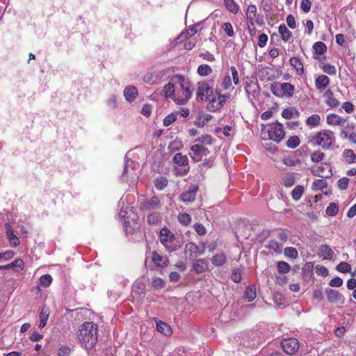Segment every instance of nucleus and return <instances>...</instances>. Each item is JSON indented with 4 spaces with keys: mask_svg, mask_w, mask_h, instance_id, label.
Instances as JSON below:
<instances>
[{
    "mask_svg": "<svg viewBox=\"0 0 356 356\" xmlns=\"http://www.w3.org/2000/svg\"><path fill=\"white\" fill-rule=\"evenodd\" d=\"M171 81L175 83L176 89L174 96V102L178 105L186 104L193 94V87L191 81L184 75H175Z\"/></svg>",
    "mask_w": 356,
    "mask_h": 356,
    "instance_id": "obj_1",
    "label": "nucleus"
},
{
    "mask_svg": "<svg viewBox=\"0 0 356 356\" xmlns=\"http://www.w3.org/2000/svg\"><path fill=\"white\" fill-rule=\"evenodd\" d=\"M97 337L98 328L94 323L85 322L80 326L77 337L85 348H92L97 343Z\"/></svg>",
    "mask_w": 356,
    "mask_h": 356,
    "instance_id": "obj_2",
    "label": "nucleus"
},
{
    "mask_svg": "<svg viewBox=\"0 0 356 356\" xmlns=\"http://www.w3.org/2000/svg\"><path fill=\"white\" fill-rule=\"evenodd\" d=\"M160 241L168 252H174L181 247V240L176 237L168 229L162 228L160 230Z\"/></svg>",
    "mask_w": 356,
    "mask_h": 356,
    "instance_id": "obj_3",
    "label": "nucleus"
},
{
    "mask_svg": "<svg viewBox=\"0 0 356 356\" xmlns=\"http://www.w3.org/2000/svg\"><path fill=\"white\" fill-rule=\"evenodd\" d=\"M312 142L324 149H330L335 142L334 134L330 130H321L313 137Z\"/></svg>",
    "mask_w": 356,
    "mask_h": 356,
    "instance_id": "obj_4",
    "label": "nucleus"
},
{
    "mask_svg": "<svg viewBox=\"0 0 356 356\" xmlns=\"http://www.w3.org/2000/svg\"><path fill=\"white\" fill-rule=\"evenodd\" d=\"M139 163L131 159H126L122 179L127 182L134 183L138 179V170Z\"/></svg>",
    "mask_w": 356,
    "mask_h": 356,
    "instance_id": "obj_5",
    "label": "nucleus"
},
{
    "mask_svg": "<svg viewBox=\"0 0 356 356\" xmlns=\"http://www.w3.org/2000/svg\"><path fill=\"white\" fill-rule=\"evenodd\" d=\"M267 131L269 138L277 143L281 142L285 137L284 127L280 122H274L268 125Z\"/></svg>",
    "mask_w": 356,
    "mask_h": 356,
    "instance_id": "obj_6",
    "label": "nucleus"
},
{
    "mask_svg": "<svg viewBox=\"0 0 356 356\" xmlns=\"http://www.w3.org/2000/svg\"><path fill=\"white\" fill-rule=\"evenodd\" d=\"M294 92V86L289 83H282L272 86V92L277 97H291Z\"/></svg>",
    "mask_w": 356,
    "mask_h": 356,
    "instance_id": "obj_7",
    "label": "nucleus"
},
{
    "mask_svg": "<svg viewBox=\"0 0 356 356\" xmlns=\"http://www.w3.org/2000/svg\"><path fill=\"white\" fill-rule=\"evenodd\" d=\"M246 18L248 23H250V26L254 25L255 24L261 26L264 23L263 16L257 13V7L252 4L248 6L247 8Z\"/></svg>",
    "mask_w": 356,
    "mask_h": 356,
    "instance_id": "obj_8",
    "label": "nucleus"
},
{
    "mask_svg": "<svg viewBox=\"0 0 356 356\" xmlns=\"http://www.w3.org/2000/svg\"><path fill=\"white\" fill-rule=\"evenodd\" d=\"M161 207V200L157 196H153L149 199H145L140 204V209L144 211L158 210Z\"/></svg>",
    "mask_w": 356,
    "mask_h": 356,
    "instance_id": "obj_9",
    "label": "nucleus"
},
{
    "mask_svg": "<svg viewBox=\"0 0 356 356\" xmlns=\"http://www.w3.org/2000/svg\"><path fill=\"white\" fill-rule=\"evenodd\" d=\"M209 154V149L202 145H193L191 147V152L189 153L191 157L196 162L202 160L204 156Z\"/></svg>",
    "mask_w": 356,
    "mask_h": 356,
    "instance_id": "obj_10",
    "label": "nucleus"
},
{
    "mask_svg": "<svg viewBox=\"0 0 356 356\" xmlns=\"http://www.w3.org/2000/svg\"><path fill=\"white\" fill-rule=\"evenodd\" d=\"M283 350L288 355H293L298 350L299 343L295 338L284 339L281 342Z\"/></svg>",
    "mask_w": 356,
    "mask_h": 356,
    "instance_id": "obj_11",
    "label": "nucleus"
},
{
    "mask_svg": "<svg viewBox=\"0 0 356 356\" xmlns=\"http://www.w3.org/2000/svg\"><path fill=\"white\" fill-rule=\"evenodd\" d=\"M327 300L332 304L343 305L345 302L343 295L339 291L331 288H326L325 291Z\"/></svg>",
    "mask_w": 356,
    "mask_h": 356,
    "instance_id": "obj_12",
    "label": "nucleus"
},
{
    "mask_svg": "<svg viewBox=\"0 0 356 356\" xmlns=\"http://www.w3.org/2000/svg\"><path fill=\"white\" fill-rule=\"evenodd\" d=\"M213 89L206 82H199L196 92L197 98L201 100H207L212 95Z\"/></svg>",
    "mask_w": 356,
    "mask_h": 356,
    "instance_id": "obj_13",
    "label": "nucleus"
},
{
    "mask_svg": "<svg viewBox=\"0 0 356 356\" xmlns=\"http://www.w3.org/2000/svg\"><path fill=\"white\" fill-rule=\"evenodd\" d=\"M312 172L314 175L322 178L328 179L332 176V168L328 163H322L321 165L318 166L317 169H314Z\"/></svg>",
    "mask_w": 356,
    "mask_h": 356,
    "instance_id": "obj_14",
    "label": "nucleus"
},
{
    "mask_svg": "<svg viewBox=\"0 0 356 356\" xmlns=\"http://www.w3.org/2000/svg\"><path fill=\"white\" fill-rule=\"evenodd\" d=\"M198 187L196 186H191L189 188L182 193L180 195V199L181 201L184 202H191L195 200L196 197V193L197 191Z\"/></svg>",
    "mask_w": 356,
    "mask_h": 356,
    "instance_id": "obj_15",
    "label": "nucleus"
},
{
    "mask_svg": "<svg viewBox=\"0 0 356 356\" xmlns=\"http://www.w3.org/2000/svg\"><path fill=\"white\" fill-rule=\"evenodd\" d=\"M330 79L326 75H318L315 79L316 88L319 92H323L330 84Z\"/></svg>",
    "mask_w": 356,
    "mask_h": 356,
    "instance_id": "obj_16",
    "label": "nucleus"
},
{
    "mask_svg": "<svg viewBox=\"0 0 356 356\" xmlns=\"http://www.w3.org/2000/svg\"><path fill=\"white\" fill-rule=\"evenodd\" d=\"M145 284L140 280H136L132 286V293L134 296H138L139 298H144L145 295Z\"/></svg>",
    "mask_w": 356,
    "mask_h": 356,
    "instance_id": "obj_17",
    "label": "nucleus"
},
{
    "mask_svg": "<svg viewBox=\"0 0 356 356\" xmlns=\"http://www.w3.org/2000/svg\"><path fill=\"white\" fill-rule=\"evenodd\" d=\"M175 89L176 84L172 81L164 86L161 93L165 99H172L174 101Z\"/></svg>",
    "mask_w": 356,
    "mask_h": 356,
    "instance_id": "obj_18",
    "label": "nucleus"
},
{
    "mask_svg": "<svg viewBox=\"0 0 356 356\" xmlns=\"http://www.w3.org/2000/svg\"><path fill=\"white\" fill-rule=\"evenodd\" d=\"M23 260L21 259H17L8 264L0 266V270L13 269L14 271L19 272L23 270Z\"/></svg>",
    "mask_w": 356,
    "mask_h": 356,
    "instance_id": "obj_19",
    "label": "nucleus"
},
{
    "mask_svg": "<svg viewBox=\"0 0 356 356\" xmlns=\"http://www.w3.org/2000/svg\"><path fill=\"white\" fill-rule=\"evenodd\" d=\"M161 72L154 71L150 73H147L145 75L143 80L145 83L149 84H154L159 82L162 78Z\"/></svg>",
    "mask_w": 356,
    "mask_h": 356,
    "instance_id": "obj_20",
    "label": "nucleus"
},
{
    "mask_svg": "<svg viewBox=\"0 0 356 356\" xmlns=\"http://www.w3.org/2000/svg\"><path fill=\"white\" fill-rule=\"evenodd\" d=\"M137 88L134 86H128L124 90V96L129 102H133L138 96Z\"/></svg>",
    "mask_w": 356,
    "mask_h": 356,
    "instance_id": "obj_21",
    "label": "nucleus"
},
{
    "mask_svg": "<svg viewBox=\"0 0 356 356\" xmlns=\"http://www.w3.org/2000/svg\"><path fill=\"white\" fill-rule=\"evenodd\" d=\"M346 120L337 114H329L327 115V123L334 126H343Z\"/></svg>",
    "mask_w": 356,
    "mask_h": 356,
    "instance_id": "obj_22",
    "label": "nucleus"
},
{
    "mask_svg": "<svg viewBox=\"0 0 356 356\" xmlns=\"http://www.w3.org/2000/svg\"><path fill=\"white\" fill-rule=\"evenodd\" d=\"M186 252H189L191 256L197 257L203 254L204 249V248H200L194 243H188L185 246Z\"/></svg>",
    "mask_w": 356,
    "mask_h": 356,
    "instance_id": "obj_23",
    "label": "nucleus"
},
{
    "mask_svg": "<svg viewBox=\"0 0 356 356\" xmlns=\"http://www.w3.org/2000/svg\"><path fill=\"white\" fill-rule=\"evenodd\" d=\"M325 97V103L330 107L335 108L339 106V102L334 98L333 92L328 89L327 90L323 95Z\"/></svg>",
    "mask_w": 356,
    "mask_h": 356,
    "instance_id": "obj_24",
    "label": "nucleus"
},
{
    "mask_svg": "<svg viewBox=\"0 0 356 356\" xmlns=\"http://www.w3.org/2000/svg\"><path fill=\"white\" fill-rule=\"evenodd\" d=\"M291 66L296 70L298 75L304 73L303 63L299 57H293L290 59Z\"/></svg>",
    "mask_w": 356,
    "mask_h": 356,
    "instance_id": "obj_25",
    "label": "nucleus"
},
{
    "mask_svg": "<svg viewBox=\"0 0 356 356\" xmlns=\"http://www.w3.org/2000/svg\"><path fill=\"white\" fill-rule=\"evenodd\" d=\"M152 261L159 267H163L167 265V258L158 254L155 251L152 253Z\"/></svg>",
    "mask_w": 356,
    "mask_h": 356,
    "instance_id": "obj_26",
    "label": "nucleus"
},
{
    "mask_svg": "<svg viewBox=\"0 0 356 356\" xmlns=\"http://www.w3.org/2000/svg\"><path fill=\"white\" fill-rule=\"evenodd\" d=\"M156 330L165 336H170L172 333L171 327L166 323L161 321L156 322Z\"/></svg>",
    "mask_w": 356,
    "mask_h": 356,
    "instance_id": "obj_27",
    "label": "nucleus"
},
{
    "mask_svg": "<svg viewBox=\"0 0 356 356\" xmlns=\"http://www.w3.org/2000/svg\"><path fill=\"white\" fill-rule=\"evenodd\" d=\"M259 85L257 82L251 81L247 83L245 86V91L248 95H251L255 97L259 93Z\"/></svg>",
    "mask_w": 356,
    "mask_h": 356,
    "instance_id": "obj_28",
    "label": "nucleus"
},
{
    "mask_svg": "<svg viewBox=\"0 0 356 356\" xmlns=\"http://www.w3.org/2000/svg\"><path fill=\"white\" fill-rule=\"evenodd\" d=\"M207 261L202 259L196 260L193 264V269L196 273H203L207 270Z\"/></svg>",
    "mask_w": 356,
    "mask_h": 356,
    "instance_id": "obj_29",
    "label": "nucleus"
},
{
    "mask_svg": "<svg viewBox=\"0 0 356 356\" xmlns=\"http://www.w3.org/2000/svg\"><path fill=\"white\" fill-rule=\"evenodd\" d=\"M211 118L212 115L210 114L199 115L196 120L194 122V124L197 127L202 128L211 120Z\"/></svg>",
    "mask_w": 356,
    "mask_h": 356,
    "instance_id": "obj_30",
    "label": "nucleus"
},
{
    "mask_svg": "<svg viewBox=\"0 0 356 356\" xmlns=\"http://www.w3.org/2000/svg\"><path fill=\"white\" fill-rule=\"evenodd\" d=\"M49 309L48 307H44L40 312V323L39 327L43 328L46 325L49 316Z\"/></svg>",
    "mask_w": 356,
    "mask_h": 356,
    "instance_id": "obj_31",
    "label": "nucleus"
},
{
    "mask_svg": "<svg viewBox=\"0 0 356 356\" xmlns=\"http://www.w3.org/2000/svg\"><path fill=\"white\" fill-rule=\"evenodd\" d=\"M279 33L281 35L282 39L284 42H288L292 37L291 32L286 28L285 24H282L279 26Z\"/></svg>",
    "mask_w": 356,
    "mask_h": 356,
    "instance_id": "obj_32",
    "label": "nucleus"
},
{
    "mask_svg": "<svg viewBox=\"0 0 356 356\" xmlns=\"http://www.w3.org/2000/svg\"><path fill=\"white\" fill-rule=\"evenodd\" d=\"M256 289L254 286H248L246 287L243 298L248 302H252L256 298Z\"/></svg>",
    "mask_w": 356,
    "mask_h": 356,
    "instance_id": "obj_33",
    "label": "nucleus"
},
{
    "mask_svg": "<svg viewBox=\"0 0 356 356\" xmlns=\"http://www.w3.org/2000/svg\"><path fill=\"white\" fill-rule=\"evenodd\" d=\"M173 162L179 166H185L188 165V160L186 155L177 153L173 157Z\"/></svg>",
    "mask_w": 356,
    "mask_h": 356,
    "instance_id": "obj_34",
    "label": "nucleus"
},
{
    "mask_svg": "<svg viewBox=\"0 0 356 356\" xmlns=\"http://www.w3.org/2000/svg\"><path fill=\"white\" fill-rule=\"evenodd\" d=\"M327 183L325 179H316L312 184V189L315 191L323 192V190L327 188Z\"/></svg>",
    "mask_w": 356,
    "mask_h": 356,
    "instance_id": "obj_35",
    "label": "nucleus"
},
{
    "mask_svg": "<svg viewBox=\"0 0 356 356\" xmlns=\"http://www.w3.org/2000/svg\"><path fill=\"white\" fill-rule=\"evenodd\" d=\"M198 25H195L189 28L186 31L183 32L181 34H180L179 36L178 37V39H189L198 31Z\"/></svg>",
    "mask_w": 356,
    "mask_h": 356,
    "instance_id": "obj_36",
    "label": "nucleus"
},
{
    "mask_svg": "<svg viewBox=\"0 0 356 356\" xmlns=\"http://www.w3.org/2000/svg\"><path fill=\"white\" fill-rule=\"evenodd\" d=\"M320 122L321 117L318 114L312 115L306 120V124L309 127H317L320 124Z\"/></svg>",
    "mask_w": 356,
    "mask_h": 356,
    "instance_id": "obj_37",
    "label": "nucleus"
},
{
    "mask_svg": "<svg viewBox=\"0 0 356 356\" xmlns=\"http://www.w3.org/2000/svg\"><path fill=\"white\" fill-rule=\"evenodd\" d=\"M227 258L224 253L216 254L212 258V263L215 266H222L226 262Z\"/></svg>",
    "mask_w": 356,
    "mask_h": 356,
    "instance_id": "obj_38",
    "label": "nucleus"
},
{
    "mask_svg": "<svg viewBox=\"0 0 356 356\" xmlns=\"http://www.w3.org/2000/svg\"><path fill=\"white\" fill-rule=\"evenodd\" d=\"M343 156L348 163H356V155L352 149H345Z\"/></svg>",
    "mask_w": 356,
    "mask_h": 356,
    "instance_id": "obj_39",
    "label": "nucleus"
},
{
    "mask_svg": "<svg viewBox=\"0 0 356 356\" xmlns=\"http://www.w3.org/2000/svg\"><path fill=\"white\" fill-rule=\"evenodd\" d=\"M226 8L232 13H237L238 11V6L234 0H224Z\"/></svg>",
    "mask_w": 356,
    "mask_h": 356,
    "instance_id": "obj_40",
    "label": "nucleus"
},
{
    "mask_svg": "<svg viewBox=\"0 0 356 356\" xmlns=\"http://www.w3.org/2000/svg\"><path fill=\"white\" fill-rule=\"evenodd\" d=\"M313 49L316 54L321 55L327 51V47L323 42H316L313 45Z\"/></svg>",
    "mask_w": 356,
    "mask_h": 356,
    "instance_id": "obj_41",
    "label": "nucleus"
},
{
    "mask_svg": "<svg viewBox=\"0 0 356 356\" xmlns=\"http://www.w3.org/2000/svg\"><path fill=\"white\" fill-rule=\"evenodd\" d=\"M221 86L224 90H229L230 88L233 89L232 86L231 75L229 72H227L225 74L221 82Z\"/></svg>",
    "mask_w": 356,
    "mask_h": 356,
    "instance_id": "obj_42",
    "label": "nucleus"
},
{
    "mask_svg": "<svg viewBox=\"0 0 356 356\" xmlns=\"http://www.w3.org/2000/svg\"><path fill=\"white\" fill-rule=\"evenodd\" d=\"M304 192V188L302 186H296L291 192L292 198L298 201L300 199Z\"/></svg>",
    "mask_w": 356,
    "mask_h": 356,
    "instance_id": "obj_43",
    "label": "nucleus"
},
{
    "mask_svg": "<svg viewBox=\"0 0 356 356\" xmlns=\"http://www.w3.org/2000/svg\"><path fill=\"white\" fill-rule=\"evenodd\" d=\"M320 251L325 259H331L332 258L334 252L328 245H322L320 248Z\"/></svg>",
    "mask_w": 356,
    "mask_h": 356,
    "instance_id": "obj_44",
    "label": "nucleus"
},
{
    "mask_svg": "<svg viewBox=\"0 0 356 356\" xmlns=\"http://www.w3.org/2000/svg\"><path fill=\"white\" fill-rule=\"evenodd\" d=\"M277 268L280 273H287L291 270L290 265L284 261H280L277 264Z\"/></svg>",
    "mask_w": 356,
    "mask_h": 356,
    "instance_id": "obj_45",
    "label": "nucleus"
},
{
    "mask_svg": "<svg viewBox=\"0 0 356 356\" xmlns=\"http://www.w3.org/2000/svg\"><path fill=\"white\" fill-rule=\"evenodd\" d=\"M212 72V69L209 65H200L197 68V73L199 75L206 76Z\"/></svg>",
    "mask_w": 356,
    "mask_h": 356,
    "instance_id": "obj_46",
    "label": "nucleus"
},
{
    "mask_svg": "<svg viewBox=\"0 0 356 356\" xmlns=\"http://www.w3.org/2000/svg\"><path fill=\"white\" fill-rule=\"evenodd\" d=\"M222 107L221 103L216 98H213L207 104V109L210 111H216Z\"/></svg>",
    "mask_w": 356,
    "mask_h": 356,
    "instance_id": "obj_47",
    "label": "nucleus"
},
{
    "mask_svg": "<svg viewBox=\"0 0 356 356\" xmlns=\"http://www.w3.org/2000/svg\"><path fill=\"white\" fill-rule=\"evenodd\" d=\"M168 184V179L165 177H159L154 180V186L159 190H163Z\"/></svg>",
    "mask_w": 356,
    "mask_h": 356,
    "instance_id": "obj_48",
    "label": "nucleus"
},
{
    "mask_svg": "<svg viewBox=\"0 0 356 356\" xmlns=\"http://www.w3.org/2000/svg\"><path fill=\"white\" fill-rule=\"evenodd\" d=\"M320 67L325 73L328 74L329 75H335L337 74L335 66L331 64H323Z\"/></svg>",
    "mask_w": 356,
    "mask_h": 356,
    "instance_id": "obj_49",
    "label": "nucleus"
},
{
    "mask_svg": "<svg viewBox=\"0 0 356 356\" xmlns=\"http://www.w3.org/2000/svg\"><path fill=\"white\" fill-rule=\"evenodd\" d=\"M337 270L341 273H351V266L350 265L346 262V261H341L340 262L337 266Z\"/></svg>",
    "mask_w": 356,
    "mask_h": 356,
    "instance_id": "obj_50",
    "label": "nucleus"
},
{
    "mask_svg": "<svg viewBox=\"0 0 356 356\" xmlns=\"http://www.w3.org/2000/svg\"><path fill=\"white\" fill-rule=\"evenodd\" d=\"M52 282V277L50 275H43L40 277V284L43 287H47L50 286Z\"/></svg>",
    "mask_w": 356,
    "mask_h": 356,
    "instance_id": "obj_51",
    "label": "nucleus"
},
{
    "mask_svg": "<svg viewBox=\"0 0 356 356\" xmlns=\"http://www.w3.org/2000/svg\"><path fill=\"white\" fill-rule=\"evenodd\" d=\"M300 144V139L297 136L290 137L286 141L288 147L293 149L298 147Z\"/></svg>",
    "mask_w": 356,
    "mask_h": 356,
    "instance_id": "obj_52",
    "label": "nucleus"
},
{
    "mask_svg": "<svg viewBox=\"0 0 356 356\" xmlns=\"http://www.w3.org/2000/svg\"><path fill=\"white\" fill-rule=\"evenodd\" d=\"M179 222L183 225H188L191 222V217L186 213H181L178 216Z\"/></svg>",
    "mask_w": 356,
    "mask_h": 356,
    "instance_id": "obj_53",
    "label": "nucleus"
},
{
    "mask_svg": "<svg viewBox=\"0 0 356 356\" xmlns=\"http://www.w3.org/2000/svg\"><path fill=\"white\" fill-rule=\"evenodd\" d=\"M325 154L320 150L314 151L311 155V160L314 163H318L323 159Z\"/></svg>",
    "mask_w": 356,
    "mask_h": 356,
    "instance_id": "obj_54",
    "label": "nucleus"
},
{
    "mask_svg": "<svg viewBox=\"0 0 356 356\" xmlns=\"http://www.w3.org/2000/svg\"><path fill=\"white\" fill-rule=\"evenodd\" d=\"M284 253L286 257L291 259H296L298 257V255L296 249L292 247L286 248L284 250Z\"/></svg>",
    "mask_w": 356,
    "mask_h": 356,
    "instance_id": "obj_55",
    "label": "nucleus"
},
{
    "mask_svg": "<svg viewBox=\"0 0 356 356\" xmlns=\"http://www.w3.org/2000/svg\"><path fill=\"white\" fill-rule=\"evenodd\" d=\"M161 220V216L157 212L152 213L147 216V222L149 224H156Z\"/></svg>",
    "mask_w": 356,
    "mask_h": 356,
    "instance_id": "obj_56",
    "label": "nucleus"
},
{
    "mask_svg": "<svg viewBox=\"0 0 356 356\" xmlns=\"http://www.w3.org/2000/svg\"><path fill=\"white\" fill-rule=\"evenodd\" d=\"M195 142H199L204 145H211L212 143V138L209 134H204L197 138Z\"/></svg>",
    "mask_w": 356,
    "mask_h": 356,
    "instance_id": "obj_57",
    "label": "nucleus"
},
{
    "mask_svg": "<svg viewBox=\"0 0 356 356\" xmlns=\"http://www.w3.org/2000/svg\"><path fill=\"white\" fill-rule=\"evenodd\" d=\"M326 213L330 216H335L338 212V207L335 203H330L326 209Z\"/></svg>",
    "mask_w": 356,
    "mask_h": 356,
    "instance_id": "obj_58",
    "label": "nucleus"
},
{
    "mask_svg": "<svg viewBox=\"0 0 356 356\" xmlns=\"http://www.w3.org/2000/svg\"><path fill=\"white\" fill-rule=\"evenodd\" d=\"M229 71H230V74H231L230 75L232 77L234 83L235 85H238L240 81H239V77H238V72L236 68L234 66H232L229 68Z\"/></svg>",
    "mask_w": 356,
    "mask_h": 356,
    "instance_id": "obj_59",
    "label": "nucleus"
},
{
    "mask_svg": "<svg viewBox=\"0 0 356 356\" xmlns=\"http://www.w3.org/2000/svg\"><path fill=\"white\" fill-rule=\"evenodd\" d=\"M152 286L156 289H163L165 286L164 281L160 277H155L152 282Z\"/></svg>",
    "mask_w": 356,
    "mask_h": 356,
    "instance_id": "obj_60",
    "label": "nucleus"
},
{
    "mask_svg": "<svg viewBox=\"0 0 356 356\" xmlns=\"http://www.w3.org/2000/svg\"><path fill=\"white\" fill-rule=\"evenodd\" d=\"M222 29L229 37H232L234 35V31L232 25L229 22H225L222 25Z\"/></svg>",
    "mask_w": 356,
    "mask_h": 356,
    "instance_id": "obj_61",
    "label": "nucleus"
},
{
    "mask_svg": "<svg viewBox=\"0 0 356 356\" xmlns=\"http://www.w3.org/2000/svg\"><path fill=\"white\" fill-rule=\"evenodd\" d=\"M312 2L310 0H302L300 3V8L305 13H308L311 10Z\"/></svg>",
    "mask_w": 356,
    "mask_h": 356,
    "instance_id": "obj_62",
    "label": "nucleus"
},
{
    "mask_svg": "<svg viewBox=\"0 0 356 356\" xmlns=\"http://www.w3.org/2000/svg\"><path fill=\"white\" fill-rule=\"evenodd\" d=\"M7 238L9 241L10 245L13 248L18 246L20 243L19 238L15 234L8 236Z\"/></svg>",
    "mask_w": 356,
    "mask_h": 356,
    "instance_id": "obj_63",
    "label": "nucleus"
},
{
    "mask_svg": "<svg viewBox=\"0 0 356 356\" xmlns=\"http://www.w3.org/2000/svg\"><path fill=\"white\" fill-rule=\"evenodd\" d=\"M349 179L342 177L337 181V186L340 190H346L348 188Z\"/></svg>",
    "mask_w": 356,
    "mask_h": 356,
    "instance_id": "obj_64",
    "label": "nucleus"
}]
</instances>
